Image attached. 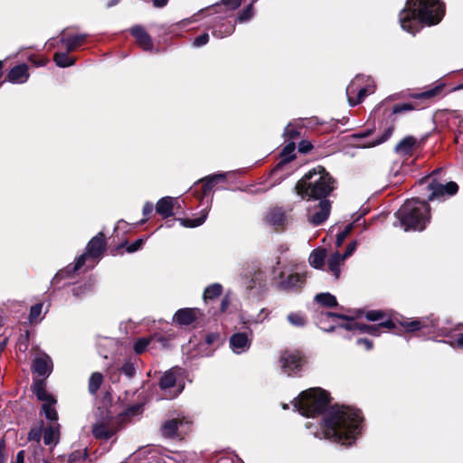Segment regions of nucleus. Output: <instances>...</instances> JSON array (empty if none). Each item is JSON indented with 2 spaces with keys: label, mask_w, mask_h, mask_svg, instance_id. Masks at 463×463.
I'll list each match as a JSON object with an SVG mask.
<instances>
[{
  "label": "nucleus",
  "mask_w": 463,
  "mask_h": 463,
  "mask_svg": "<svg viewBox=\"0 0 463 463\" xmlns=\"http://www.w3.org/2000/svg\"><path fill=\"white\" fill-rule=\"evenodd\" d=\"M360 411L350 407L335 406L326 415L324 431L327 438L350 444L360 432Z\"/></svg>",
  "instance_id": "obj_1"
},
{
  "label": "nucleus",
  "mask_w": 463,
  "mask_h": 463,
  "mask_svg": "<svg viewBox=\"0 0 463 463\" xmlns=\"http://www.w3.org/2000/svg\"><path fill=\"white\" fill-rule=\"evenodd\" d=\"M444 14V6L439 0H407L399 19L403 30L412 34L420 23L436 24Z\"/></svg>",
  "instance_id": "obj_2"
},
{
  "label": "nucleus",
  "mask_w": 463,
  "mask_h": 463,
  "mask_svg": "<svg viewBox=\"0 0 463 463\" xmlns=\"http://www.w3.org/2000/svg\"><path fill=\"white\" fill-rule=\"evenodd\" d=\"M333 189L332 178L322 166L307 173L296 184V191L303 199L325 198Z\"/></svg>",
  "instance_id": "obj_3"
},
{
  "label": "nucleus",
  "mask_w": 463,
  "mask_h": 463,
  "mask_svg": "<svg viewBox=\"0 0 463 463\" xmlns=\"http://www.w3.org/2000/svg\"><path fill=\"white\" fill-rule=\"evenodd\" d=\"M396 216L405 232L422 231L430 221V206L424 201L412 198L404 203Z\"/></svg>",
  "instance_id": "obj_4"
},
{
  "label": "nucleus",
  "mask_w": 463,
  "mask_h": 463,
  "mask_svg": "<svg viewBox=\"0 0 463 463\" xmlns=\"http://www.w3.org/2000/svg\"><path fill=\"white\" fill-rule=\"evenodd\" d=\"M329 402L328 393L320 388H310L301 392L294 406L304 416L314 417Z\"/></svg>",
  "instance_id": "obj_5"
},
{
  "label": "nucleus",
  "mask_w": 463,
  "mask_h": 463,
  "mask_svg": "<svg viewBox=\"0 0 463 463\" xmlns=\"http://www.w3.org/2000/svg\"><path fill=\"white\" fill-rule=\"evenodd\" d=\"M105 245L106 242L102 233L93 237L87 245L86 252L77 259L73 266V271L80 269L87 260L99 258L105 250Z\"/></svg>",
  "instance_id": "obj_6"
},
{
  "label": "nucleus",
  "mask_w": 463,
  "mask_h": 463,
  "mask_svg": "<svg viewBox=\"0 0 463 463\" xmlns=\"http://www.w3.org/2000/svg\"><path fill=\"white\" fill-rule=\"evenodd\" d=\"M191 422L188 418L184 416L166 420L162 426V434L166 438L181 437L187 433Z\"/></svg>",
  "instance_id": "obj_7"
},
{
  "label": "nucleus",
  "mask_w": 463,
  "mask_h": 463,
  "mask_svg": "<svg viewBox=\"0 0 463 463\" xmlns=\"http://www.w3.org/2000/svg\"><path fill=\"white\" fill-rule=\"evenodd\" d=\"M330 211V201L326 199L321 200L319 203L308 207L307 220L314 225H319L328 218Z\"/></svg>",
  "instance_id": "obj_8"
},
{
  "label": "nucleus",
  "mask_w": 463,
  "mask_h": 463,
  "mask_svg": "<svg viewBox=\"0 0 463 463\" xmlns=\"http://www.w3.org/2000/svg\"><path fill=\"white\" fill-rule=\"evenodd\" d=\"M305 359L298 351H286L280 357L282 371L288 375H291L301 368Z\"/></svg>",
  "instance_id": "obj_9"
},
{
  "label": "nucleus",
  "mask_w": 463,
  "mask_h": 463,
  "mask_svg": "<svg viewBox=\"0 0 463 463\" xmlns=\"http://www.w3.org/2000/svg\"><path fill=\"white\" fill-rule=\"evenodd\" d=\"M201 313L197 308H181L174 316V321L179 326H189L193 324Z\"/></svg>",
  "instance_id": "obj_10"
},
{
  "label": "nucleus",
  "mask_w": 463,
  "mask_h": 463,
  "mask_svg": "<svg viewBox=\"0 0 463 463\" xmlns=\"http://www.w3.org/2000/svg\"><path fill=\"white\" fill-rule=\"evenodd\" d=\"M398 323L407 331V332H415L420 330L424 327H427L429 325L433 326V320H430L429 317H421V318H411V319H402L398 321Z\"/></svg>",
  "instance_id": "obj_11"
},
{
  "label": "nucleus",
  "mask_w": 463,
  "mask_h": 463,
  "mask_svg": "<svg viewBox=\"0 0 463 463\" xmlns=\"http://www.w3.org/2000/svg\"><path fill=\"white\" fill-rule=\"evenodd\" d=\"M184 374L183 369L179 367H173L164 373L160 380V388L166 390L174 387L178 381L179 377Z\"/></svg>",
  "instance_id": "obj_12"
},
{
  "label": "nucleus",
  "mask_w": 463,
  "mask_h": 463,
  "mask_svg": "<svg viewBox=\"0 0 463 463\" xmlns=\"http://www.w3.org/2000/svg\"><path fill=\"white\" fill-rule=\"evenodd\" d=\"M131 34L136 38L139 46L146 51H151L153 48V42L151 37L146 32V30L139 25L133 26L130 29Z\"/></svg>",
  "instance_id": "obj_13"
},
{
  "label": "nucleus",
  "mask_w": 463,
  "mask_h": 463,
  "mask_svg": "<svg viewBox=\"0 0 463 463\" xmlns=\"http://www.w3.org/2000/svg\"><path fill=\"white\" fill-rule=\"evenodd\" d=\"M265 222L272 227L281 228L285 226L287 218L280 208H273L267 213Z\"/></svg>",
  "instance_id": "obj_14"
},
{
  "label": "nucleus",
  "mask_w": 463,
  "mask_h": 463,
  "mask_svg": "<svg viewBox=\"0 0 463 463\" xmlns=\"http://www.w3.org/2000/svg\"><path fill=\"white\" fill-rule=\"evenodd\" d=\"M8 80L14 84L24 83L28 78V67L25 64H21L14 67L8 73Z\"/></svg>",
  "instance_id": "obj_15"
},
{
  "label": "nucleus",
  "mask_w": 463,
  "mask_h": 463,
  "mask_svg": "<svg viewBox=\"0 0 463 463\" xmlns=\"http://www.w3.org/2000/svg\"><path fill=\"white\" fill-rule=\"evenodd\" d=\"M176 200L173 197H163L156 203V211L163 218L170 217L174 214L173 209Z\"/></svg>",
  "instance_id": "obj_16"
},
{
  "label": "nucleus",
  "mask_w": 463,
  "mask_h": 463,
  "mask_svg": "<svg viewBox=\"0 0 463 463\" xmlns=\"http://www.w3.org/2000/svg\"><path fill=\"white\" fill-rule=\"evenodd\" d=\"M33 371L39 375H49L52 370V362L47 355L37 357L33 361Z\"/></svg>",
  "instance_id": "obj_17"
},
{
  "label": "nucleus",
  "mask_w": 463,
  "mask_h": 463,
  "mask_svg": "<svg viewBox=\"0 0 463 463\" xmlns=\"http://www.w3.org/2000/svg\"><path fill=\"white\" fill-rule=\"evenodd\" d=\"M230 345L234 353L241 354L249 348L250 342L245 334L238 333L231 337Z\"/></svg>",
  "instance_id": "obj_18"
},
{
  "label": "nucleus",
  "mask_w": 463,
  "mask_h": 463,
  "mask_svg": "<svg viewBox=\"0 0 463 463\" xmlns=\"http://www.w3.org/2000/svg\"><path fill=\"white\" fill-rule=\"evenodd\" d=\"M306 274L303 271H295L288 275L283 280L282 285L285 288H302L305 285Z\"/></svg>",
  "instance_id": "obj_19"
},
{
  "label": "nucleus",
  "mask_w": 463,
  "mask_h": 463,
  "mask_svg": "<svg viewBox=\"0 0 463 463\" xmlns=\"http://www.w3.org/2000/svg\"><path fill=\"white\" fill-rule=\"evenodd\" d=\"M60 439V425L55 424L43 430V442L46 446L54 447Z\"/></svg>",
  "instance_id": "obj_20"
},
{
  "label": "nucleus",
  "mask_w": 463,
  "mask_h": 463,
  "mask_svg": "<svg viewBox=\"0 0 463 463\" xmlns=\"http://www.w3.org/2000/svg\"><path fill=\"white\" fill-rule=\"evenodd\" d=\"M33 392L36 395L39 401L44 402H52L55 399L48 391L46 390L45 383L43 380H35L32 385Z\"/></svg>",
  "instance_id": "obj_21"
},
{
  "label": "nucleus",
  "mask_w": 463,
  "mask_h": 463,
  "mask_svg": "<svg viewBox=\"0 0 463 463\" xmlns=\"http://www.w3.org/2000/svg\"><path fill=\"white\" fill-rule=\"evenodd\" d=\"M92 433L96 439H109L114 435L115 430L109 424L105 422H99L93 425Z\"/></svg>",
  "instance_id": "obj_22"
},
{
  "label": "nucleus",
  "mask_w": 463,
  "mask_h": 463,
  "mask_svg": "<svg viewBox=\"0 0 463 463\" xmlns=\"http://www.w3.org/2000/svg\"><path fill=\"white\" fill-rule=\"evenodd\" d=\"M370 81V78L363 75H357L353 79L350 84L346 88V97L348 101L350 98H354L358 93L359 89L364 85V83Z\"/></svg>",
  "instance_id": "obj_23"
},
{
  "label": "nucleus",
  "mask_w": 463,
  "mask_h": 463,
  "mask_svg": "<svg viewBox=\"0 0 463 463\" xmlns=\"http://www.w3.org/2000/svg\"><path fill=\"white\" fill-rule=\"evenodd\" d=\"M374 86L372 84V80L364 83V85L359 89L358 93L354 98H350L349 105L355 106L363 101L366 95L373 93Z\"/></svg>",
  "instance_id": "obj_24"
},
{
  "label": "nucleus",
  "mask_w": 463,
  "mask_h": 463,
  "mask_svg": "<svg viewBox=\"0 0 463 463\" xmlns=\"http://www.w3.org/2000/svg\"><path fill=\"white\" fill-rule=\"evenodd\" d=\"M326 257V250L317 249L310 253L308 261L312 267L321 269L324 266Z\"/></svg>",
  "instance_id": "obj_25"
},
{
  "label": "nucleus",
  "mask_w": 463,
  "mask_h": 463,
  "mask_svg": "<svg viewBox=\"0 0 463 463\" xmlns=\"http://www.w3.org/2000/svg\"><path fill=\"white\" fill-rule=\"evenodd\" d=\"M86 39L85 34H77L72 37H66L64 33H61V42L66 44L68 52L73 51L80 45Z\"/></svg>",
  "instance_id": "obj_26"
},
{
  "label": "nucleus",
  "mask_w": 463,
  "mask_h": 463,
  "mask_svg": "<svg viewBox=\"0 0 463 463\" xmlns=\"http://www.w3.org/2000/svg\"><path fill=\"white\" fill-rule=\"evenodd\" d=\"M345 258L344 255H340L339 253H335L327 260L328 269L330 271L334 273V275L338 278L340 274V266L345 261Z\"/></svg>",
  "instance_id": "obj_27"
},
{
  "label": "nucleus",
  "mask_w": 463,
  "mask_h": 463,
  "mask_svg": "<svg viewBox=\"0 0 463 463\" xmlns=\"http://www.w3.org/2000/svg\"><path fill=\"white\" fill-rule=\"evenodd\" d=\"M315 301L321 307H333L337 305V301L335 296L329 292H324L317 294L315 297Z\"/></svg>",
  "instance_id": "obj_28"
},
{
  "label": "nucleus",
  "mask_w": 463,
  "mask_h": 463,
  "mask_svg": "<svg viewBox=\"0 0 463 463\" xmlns=\"http://www.w3.org/2000/svg\"><path fill=\"white\" fill-rule=\"evenodd\" d=\"M55 404H56L55 399H53L52 402L48 401V402H43L42 411H43L44 416L46 417V419L49 420H57V419H58V414H57V411L54 407Z\"/></svg>",
  "instance_id": "obj_29"
},
{
  "label": "nucleus",
  "mask_w": 463,
  "mask_h": 463,
  "mask_svg": "<svg viewBox=\"0 0 463 463\" xmlns=\"http://www.w3.org/2000/svg\"><path fill=\"white\" fill-rule=\"evenodd\" d=\"M445 184H441L436 181H432L428 184V189L430 192L429 195V200H434L435 198H439L446 194V190L444 188Z\"/></svg>",
  "instance_id": "obj_30"
},
{
  "label": "nucleus",
  "mask_w": 463,
  "mask_h": 463,
  "mask_svg": "<svg viewBox=\"0 0 463 463\" xmlns=\"http://www.w3.org/2000/svg\"><path fill=\"white\" fill-rule=\"evenodd\" d=\"M415 142L416 140L413 137H406L397 144L395 150L397 153L408 154L412 149Z\"/></svg>",
  "instance_id": "obj_31"
},
{
  "label": "nucleus",
  "mask_w": 463,
  "mask_h": 463,
  "mask_svg": "<svg viewBox=\"0 0 463 463\" xmlns=\"http://www.w3.org/2000/svg\"><path fill=\"white\" fill-rule=\"evenodd\" d=\"M225 179V174H216L203 178L202 181L203 182L204 193L209 192L217 183Z\"/></svg>",
  "instance_id": "obj_32"
},
{
  "label": "nucleus",
  "mask_w": 463,
  "mask_h": 463,
  "mask_svg": "<svg viewBox=\"0 0 463 463\" xmlns=\"http://www.w3.org/2000/svg\"><path fill=\"white\" fill-rule=\"evenodd\" d=\"M103 382V375L100 373H93L88 384V390L91 394H96Z\"/></svg>",
  "instance_id": "obj_33"
},
{
  "label": "nucleus",
  "mask_w": 463,
  "mask_h": 463,
  "mask_svg": "<svg viewBox=\"0 0 463 463\" xmlns=\"http://www.w3.org/2000/svg\"><path fill=\"white\" fill-rule=\"evenodd\" d=\"M208 212L203 211L199 218L195 219H179L181 225L189 228L198 227L203 224L207 218Z\"/></svg>",
  "instance_id": "obj_34"
},
{
  "label": "nucleus",
  "mask_w": 463,
  "mask_h": 463,
  "mask_svg": "<svg viewBox=\"0 0 463 463\" xmlns=\"http://www.w3.org/2000/svg\"><path fill=\"white\" fill-rule=\"evenodd\" d=\"M363 312L360 309L350 311V314H336L332 312H327L325 314L326 317L329 318H341L346 321L354 320L355 318H358L362 316Z\"/></svg>",
  "instance_id": "obj_35"
},
{
  "label": "nucleus",
  "mask_w": 463,
  "mask_h": 463,
  "mask_svg": "<svg viewBox=\"0 0 463 463\" xmlns=\"http://www.w3.org/2000/svg\"><path fill=\"white\" fill-rule=\"evenodd\" d=\"M393 132H394V127L390 126L384 130L383 134L379 138H377L376 140H374L373 142L364 144V145H363V146L364 147H373L377 145L383 144V142L387 141L391 137V136L393 134Z\"/></svg>",
  "instance_id": "obj_36"
},
{
  "label": "nucleus",
  "mask_w": 463,
  "mask_h": 463,
  "mask_svg": "<svg viewBox=\"0 0 463 463\" xmlns=\"http://www.w3.org/2000/svg\"><path fill=\"white\" fill-rule=\"evenodd\" d=\"M54 61L59 67H68L72 65L75 60L65 52H57L54 55Z\"/></svg>",
  "instance_id": "obj_37"
},
{
  "label": "nucleus",
  "mask_w": 463,
  "mask_h": 463,
  "mask_svg": "<svg viewBox=\"0 0 463 463\" xmlns=\"http://www.w3.org/2000/svg\"><path fill=\"white\" fill-rule=\"evenodd\" d=\"M43 303H38L31 307L29 320L31 323L39 321L43 310Z\"/></svg>",
  "instance_id": "obj_38"
},
{
  "label": "nucleus",
  "mask_w": 463,
  "mask_h": 463,
  "mask_svg": "<svg viewBox=\"0 0 463 463\" xmlns=\"http://www.w3.org/2000/svg\"><path fill=\"white\" fill-rule=\"evenodd\" d=\"M289 323L296 326H303L306 323L304 316L299 313H291L288 316Z\"/></svg>",
  "instance_id": "obj_39"
},
{
  "label": "nucleus",
  "mask_w": 463,
  "mask_h": 463,
  "mask_svg": "<svg viewBox=\"0 0 463 463\" xmlns=\"http://www.w3.org/2000/svg\"><path fill=\"white\" fill-rule=\"evenodd\" d=\"M386 317V313L382 310H370L365 313V317L369 321H378L383 319Z\"/></svg>",
  "instance_id": "obj_40"
},
{
  "label": "nucleus",
  "mask_w": 463,
  "mask_h": 463,
  "mask_svg": "<svg viewBox=\"0 0 463 463\" xmlns=\"http://www.w3.org/2000/svg\"><path fill=\"white\" fill-rule=\"evenodd\" d=\"M150 343V339L148 338H139L134 345V350L137 354H142L148 344Z\"/></svg>",
  "instance_id": "obj_41"
},
{
  "label": "nucleus",
  "mask_w": 463,
  "mask_h": 463,
  "mask_svg": "<svg viewBox=\"0 0 463 463\" xmlns=\"http://www.w3.org/2000/svg\"><path fill=\"white\" fill-rule=\"evenodd\" d=\"M295 144L293 142L288 144L282 150V156L284 161H288L292 158L291 155L295 151Z\"/></svg>",
  "instance_id": "obj_42"
},
{
  "label": "nucleus",
  "mask_w": 463,
  "mask_h": 463,
  "mask_svg": "<svg viewBox=\"0 0 463 463\" xmlns=\"http://www.w3.org/2000/svg\"><path fill=\"white\" fill-rule=\"evenodd\" d=\"M209 42V34L204 33L194 40V47H201L205 45Z\"/></svg>",
  "instance_id": "obj_43"
},
{
  "label": "nucleus",
  "mask_w": 463,
  "mask_h": 463,
  "mask_svg": "<svg viewBox=\"0 0 463 463\" xmlns=\"http://www.w3.org/2000/svg\"><path fill=\"white\" fill-rule=\"evenodd\" d=\"M284 135L287 136L288 138L293 139L299 135V132L298 131L296 127H294L291 124H288L285 128Z\"/></svg>",
  "instance_id": "obj_44"
},
{
  "label": "nucleus",
  "mask_w": 463,
  "mask_h": 463,
  "mask_svg": "<svg viewBox=\"0 0 463 463\" xmlns=\"http://www.w3.org/2000/svg\"><path fill=\"white\" fill-rule=\"evenodd\" d=\"M253 15V7L252 4L250 5L246 9H244L241 14L239 15V20L241 22L247 21Z\"/></svg>",
  "instance_id": "obj_45"
},
{
  "label": "nucleus",
  "mask_w": 463,
  "mask_h": 463,
  "mask_svg": "<svg viewBox=\"0 0 463 463\" xmlns=\"http://www.w3.org/2000/svg\"><path fill=\"white\" fill-rule=\"evenodd\" d=\"M352 230V225H347L343 232L337 234L336 244L340 246Z\"/></svg>",
  "instance_id": "obj_46"
},
{
  "label": "nucleus",
  "mask_w": 463,
  "mask_h": 463,
  "mask_svg": "<svg viewBox=\"0 0 463 463\" xmlns=\"http://www.w3.org/2000/svg\"><path fill=\"white\" fill-rule=\"evenodd\" d=\"M441 89H442L441 86H437L434 89H431L430 90H427V91L421 92L420 94H418L417 98H431V97L437 95L439 92H440Z\"/></svg>",
  "instance_id": "obj_47"
},
{
  "label": "nucleus",
  "mask_w": 463,
  "mask_h": 463,
  "mask_svg": "<svg viewBox=\"0 0 463 463\" xmlns=\"http://www.w3.org/2000/svg\"><path fill=\"white\" fill-rule=\"evenodd\" d=\"M444 188L446 190V194L448 195H454L458 190V186L455 182L447 183Z\"/></svg>",
  "instance_id": "obj_48"
},
{
  "label": "nucleus",
  "mask_w": 463,
  "mask_h": 463,
  "mask_svg": "<svg viewBox=\"0 0 463 463\" xmlns=\"http://www.w3.org/2000/svg\"><path fill=\"white\" fill-rule=\"evenodd\" d=\"M413 108L408 103L395 105L392 109L394 114L401 113L407 110H411Z\"/></svg>",
  "instance_id": "obj_49"
},
{
  "label": "nucleus",
  "mask_w": 463,
  "mask_h": 463,
  "mask_svg": "<svg viewBox=\"0 0 463 463\" xmlns=\"http://www.w3.org/2000/svg\"><path fill=\"white\" fill-rule=\"evenodd\" d=\"M41 436H42V432H41V430H39V429L31 430L30 432L28 433V439L30 440H35L37 442L40 441Z\"/></svg>",
  "instance_id": "obj_50"
},
{
  "label": "nucleus",
  "mask_w": 463,
  "mask_h": 463,
  "mask_svg": "<svg viewBox=\"0 0 463 463\" xmlns=\"http://www.w3.org/2000/svg\"><path fill=\"white\" fill-rule=\"evenodd\" d=\"M222 3L231 10H235L241 5V0H222Z\"/></svg>",
  "instance_id": "obj_51"
},
{
  "label": "nucleus",
  "mask_w": 463,
  "mask_h": 463,
  "mask_svg": "<svg viewBox=\"0 0 463 463\" xmlns=\"http://www.w3.org/2000/svg\"><path fill=\"white\" fill-rule=\"evenodd\" d=\"M359 329L363 332H367L371 335H377V327L373 326L362 325Z\"/></svg>",
  "instance_id": "obj_52"
},
{
  "label": "nucleus",
  "mask_w": 463,
  "mask_h": 463,
  "mask_svg": "<svg viewBox=\"0 0 463 463\" xmlns=\"http://www.w3.org/2000/svg\"><path fill=\"white\" fill-rule=\"evenodd\" d=\"M312 148V145L308 141H301L298 145V150L302 153H307Z\"/></svg>",
  "instance_id": "obj_53"
},
{
  "label": "nucleus",
  "mask_w": 463,
  "mask_h": 463,
  "mask_svg": "<svg viewBox=\"0 0 463 463\" xmlns=\"http://www.w3.org/2000/svg\"><path fill=\"white\" fill-rule=\"evenodd\" d=\"M233 31V27L232 26H228L227 29L225 30V33H222L220 30H215L213 32V35L216 36V37H219V38H223L229 34H231Z\"/></svg>",
  "instance_id": "obj_54"
},
{
  "label": "nucleus",
  "mask_w": 463,
  "mask_h": 463,
  "mask_svg": "<svg viewBox=\"0 0 463 463\" xmlns=\"http://www.w3.org/2000/svg\"><path fill=\"white\" fill-rule=\"evenodd\" d=\"M356 246H357L356 241H353V242H351V243L348 245V247H347V249H346V250H345V254H344V258H345V259H346V258H348L349 256H351V255L353 254V252L355 250Z\"/></svg>",
  "instance_id": "obj_55"
},
{
  "label": "nucleus",
  "mask_w": 463,
  "mask_h": 463,
  "mask_svg": "<svg viewBox=\"0 0 463 463\" xmlns=\"http://www.w3.org/2000/svg\"><path fill=\"white\" fill-rule=\"evenodd\" d=\"M142 243H143L142 240L136 241L134 243H132L131 245H129L128 247V251L134 252V251L137 250L140 248V246L142 245Z\"/></svg>",
  "instance_id": "obj_56"
},
{
  "label": "nucleus",
  "mask_w": 463,
  "mask_h": 463,
  "mask_svg": "<svg viewBox=\"0 0 463 463\" xmlns=\"http://www.w3.org/2000/svg\"><path fill=\"white\" fill-rule=\"evenodd\" d=\"M357 344L364 345L366 350H371L373 348V342L368 339H359L357 340Z\"/></svg>",
  "instance_id": "obj_57"
},
{
  "label": "nucleus",
  "mask_w": 463,
  "mask_h": 463,
  "mask_svg": "<svg viewBox=\"0 0 463 463\" xmlns=\"http://www.w3.org/2000/svg\"><path fill=\"white\" fill-rule=\"evenodd\" d=\"M153 209H154V205L151 203H145V205L143 207V214L144 215L150 214L152 213Z\"/></svg>",
  "instance_id": "obj_58"
},
{
  "label": "nucleus",
  "mask_w": 463,
  "mask_h": 463,
  "mask_svg": "<svg viewBox=\"0 0 463 463\" xmlns=\"http://www.w3.org/2000/svg\"><path fill=\"white\" fill-rule=\"evenodd\" d=\"M378 327H386V328L391 329V328L394 327V323L392 320L388 319V320L379 324Z\"/></svg>",
  "instance_id": "obj_59"
},
{
  "label": "nucleus",
  "mask_w": 463,
  "mask_h": 463,
  "mask_svg": "<svg viewBox=\"0 0 463 463\" xmlns=\"http://www.w3.org/2000/svg\"><path fill=\"white\" fill-rule=\"evenodd\" d=\"M122 370L128 376H131L134 373L133 366L129 364H126L125 366H123Z\"/></svg>",
  "instance_id": "obj_60"
},
{
  "label": "nucleus",
  "mask_w": 463,
  "mask_h": 463,
  "mask_svg": "<svg viewBox=\"0 0 463 463\" xmlns=\"http://www.w3.org/2000/svg\"><path fill=\"white\" fill-rule=\"evenodd\" d=\"M167 2L168 0H153V5L157 8H161L166 5Z\"/></svg>",
  "instance_id": "obj_61"
},
{
  "label": "nucleus",
  "mask_w": 463,
  "mask_h": 463,
  "mask_svg": "<svg viewBox=\"0 0 463 463\" xmlns=\"http://www.w3.org/2000/svg\"><path fill=\"white\" fill-rule=\"evenodd\" d=\"M220 292L221 291H210V290H207V291H204L203 298H207L216 297V296H219Z\"/></svg>",
  "instance_id": "obj_62"
},
{
  "label": "nucleus",
  "mask_w": 463,
  "mask_h": 463,
  "mask_svg": "<svg viewBox=\"0 0 463 463\" xmlns=\"http://www.w3.org/2000/svg\"><path fill=\"white\" fill-rule=\"evenodd\" d=\"M15 462L24 463V453L23 450L19 451L15 458Z\"/></svg>",
  "instance_id": "obj_63"
},
{
  "label": "nucleus",
  "mask_w": 463,
  "mask_h": 463,
  "mask_svg": "<svg viewBox=\"0 0 463 463\" xmlns=\"http://www.w3.org/2000/svg\"><path fill=\"white\" fill-rule=\"evenodd\" d=\"M4 450H5L4 441L0 440V463H4L5 462Z\"/></svg>",
  "instance_id": "obj_64"
}]
</instances>
